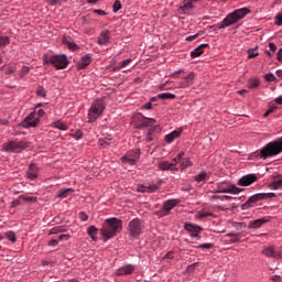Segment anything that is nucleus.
Segmentation results:
<instances>
[{
    "label": "nucleus",
    "instance_id": "obj_1",
    "mask_svg": "<svg viewBox=\"0 0 282 282\" xmlns=\"http://www.w3.org/2000/svg\"><path fill=\"white\" fill-rule=\"evenodd\" d=\"M100 232L102 237L107 239H113L118 235V232H122V220L112 217L105 220Z\"/></svg>",
    "mask_w": 282,
    "mask_h": 282
},
{
    "label": "nucleus",
    "instance_id": "obj_2",
    "mask_svg": "<svg viewBox=\"0 0 282 282\" xmlns=\"http://www.w3.org/2000/svg\"><path fill=\"white\" fill-rule=\"evenodd\" d=\"M280 153H282V137L264 145L258 153V158L260 160H268V158H274V155Z\"/></svg>",
    "mask_w": 282,
    "mask_h": 282
},
{
    "label": "nucleus",
    "instance_id": "obj_3",
    "mask_svg": "<svg viewBox=\"0 0 282 282\" xmlns=\"http://www.w3.org/2000/svg\"><path fill=\"white\" fill-rule=\"evenodd\" d=\"M247 14H250L249 8H241L235 10L218 24V30H224L225 28H230V25H235V23L241 21V19H243Z\"/></svg>",
    "mask_w": 282,
    "mask_h": 282
},
{
    "label": "nucleus",
    "instance_id": "obj_4",
    "mask_svg": "<svg viewBox=\"0 0 282 282\" xmlns=\"http://www.w3.org/2000/svg\"><path fill=\"white\" fill-rule=\"evenodd\" d=\"M105 101L102 99L95 100L88 109V122H96L105 111Z\"/></svg>",
    "mask_w": 282,
    "mask_h": 282
},
{
    "label": "nucleus",
    "instance_id": "obj_5",
    "mask_svg": "<svg viewBox=\"0 0 282 282\" xmlns=\"http://www.w3.org/2000/svg\"><path fill=\"white\" fill-rule=\"evenodd\" d=\"M54 65L55 69H65L69 65L66 55H52L44 59V65Z\"/></svg>",
    "mask_w": 282,
    "mask_h": 282
},
{
    "label": "nucleus",
    "instance_id": "obj_6",
    "mask_svg": "<svg viewBox=\"0 0 282 282\" xmlns=\"http://www.w3.org/2000/svg\"><path fill=\"white\" fill-rule=\"evenodd\" d=\"M276 197L274 193H259L254 194L247 199L245 204L241 205L242 210H248V208H252V204H257V202H261V199H272Z\"/></svg>",
    "mask_w": 282,
    "mask_h": 282
},
{
    "label": "nucleus",
    "instance_id": "obj_7",
    "mask_svg": "<svg viewBox=\"0 0 282 282\" xmlns=\"http://www.w3.org/2000/svg\"><path fill=\"white\" fill-rule=\"evenodd\" d=\"M30 142L28 141H9L3 144V151L8 153H21V151L29 149Z\"/></svg>",
    "mask_w": 282,
    "mask_h": 282
},
{
    "label": "nucleus",
    "instance_id": "obj_8",
    "mask_svg": "<svg viewBox=\"0 0 282 282\" xmlns=\"http://www.w3.org/2000/svg\"><path fill=\"white\" fill-rule=\"evenodd\" d=\"M144 230V224L140 218L132 219L128 225V232L133 239H138Z\"/></svg>",
    "mask_w": 282,
    "mask_h": 282
},
{
    "label": "nucleus",
    "instance_id": "obj_9",
    "mask_svg": "<svg viewBox=\"0 0 282 282\" xmlns=\"http://www.w3.org/2000/svg\"><path fill=\"white\" fill-rule=\"evenodd\" d=\"M43 116H45V110L40 109L37 111V117H36V112H31L22 122V127H24V129H30L31 127L34 128L39 124V122H41L40 118H43Z\"/></svg>",
    "mask_w": 282,
    "mask_h": 282
},
{
    "label": "nucleus",
    "instance_id": "obj_10",
    "mask_svg": "<svg viewBox=\"0 0 282 282\" xmlns=\"http://www.w3.org/2000/svg\"><path fill=\"white\" fill-rule=\"evenodd\" d=\"M140 155H141L140 150H130L121 159V162L122 164H129L130 166H134V164H138V160H140Z\"/></svg>",
    "mask_w": 282,
    "mask_h": 282
},
{
    "label": "nucleus",
    "instance_id": "obj_11",
    "mask_svg": "<svg viewBox=\"0 0 282 282\" xmlns=\"http://www.w3.org/2000/svg\"><path fill=\"white\" fill-rule=\"evenodd\" d=\"M241 188L236 185L228 183H219L217 186V193H229L230 195H239L241 193Z\"/></svg>",
    "mask_w": 282,
    "mask_h": 282
},
{
    "label": "nucleus",
    "instance_id": "obj_12",
    "mask_svg": "<svg viewBox=\"0 0 282 282\" xmlns=\"http://www.w3.org/2000/svg\"><path fill=\"white\" fill-rule=\"evenodd\" d=\"M184 229L187 230L191 237H195V239H198V240L202 239V236H199V234L204 231L203 227L197 226L195 224L185 223Z\"/></svg>",
    "mask_w": 282,
    "mask_h": 282
},
{
    "label": "nucleus",
    "instance_id": "obj_13",
    "mask_svg": "<svg viewBox=\"0 0 282 282\" xmlns=\"http://www.w3.org/2000/svg\"><path fill=\"white\" fill-rule=\"evenodd\" d=\"M262 254H264V257H271L272 259H281V251L274 246L264 247Z\"/></svg>",
    "mask_w": 282,
    "mask_h": 282
},
{
    "label": "nucleus",
    "instance_id": "obj_14",
    "mask_svg": "<svg viewBox=\"0 0 282 282\" xmlns=\"http://www.w3.org/2000/svg\"><path fill=\"white\" fill-rule=\"evenodd\" d=\"M134 271H135V267L133 264H124L116 271V275L126 276L129 274H133Z\"/></svg>",
    "mask_w": 282,
    "mask_h": 282
},
{
    "label": "nucleus",
    "instance_id": "obj_15",
    "mask_svg": "<svg viewBox=\"0 0 282 282\" xmlns=\"http://www.w3.org/2000/svg\"><path fill=\"white\" fill-rule=\"evenodd\" d=\"M91 61H94L91 54H86L82 56L79 62L77 63V69H87V67L91 65Z\"/></svg>",
    "mask_w": 282,
    "mask_h": 282
},
{
    "label": "nucleus",
    "instance_id": "obj_16",
    "mask_svg": "<svg viewBox=\"0 0 282 282\" xmlns=\"http://www.w3.org/2000/svg\"><path fill=\"white\" fill-rule=\"evenodd\" d=\"M257 182V176L254 174H248L239 178V186H250V184H254Z\"/></svg>",
    "mask_w": 282,
    "mask_h": 282
},
{
    "label": "nucleus",
    "instance_id": "obj_17",
    "mask_svg": "<svg viewBox=\"0 0 282 282\" xmlns=\"http://www.w3.org/2000/svg\"><path fill=\"white\" fill-rule=\"evenodd\" d=\"M28 180L34 181L39 177V166L36 164L31 163L28 171H26Z\"/></svg>",
    "mask_w": 282,
    "mask_h": 282
},
{
    "label": "nucleus",
    "instance_id": "obj_18",
    "mask_svg": "<svg viewBox=\"0 0 282 282\" xmlns=\"http://www.w3.org/2000/svg\"><path fill=\"white\" fill-rule=\"evenodd\" d=\"M270 221V216L256 219L249 224V228L257 230V228H261L263 224H268Z\"/></svg>",
    "mask_w": 282,
    "mask_h": 282
},
{
    "label": "nucleus",
    "instance_id": "obj_19",
    "mask_svg": "<svg viewBox=\"0 0 282 282\" xmlns=\"http://www.w3.org/2000/svg\"><path fill=\"white\" fill-rule=\"evenodd\" d=\"M180 204V199H169L163 203V208L170 214L175 206Z\"/></svg>",
    "mask_w": 282,
    "mask_h": 282
},
{
    "label": "nucleus",
    "instance_id": "obj_20",
    "mask_svg": "<svg viewBox=\"0 0 282 282\" xmlns=\"http://www.w3.org/2000/svg\"><path fill=\"white\" fill-rule=\"evenodd\" d=\"M109 30H104L98 36L97 43L98 45H107L109 43Z\"/></svg>",
    "mask_w": 282,
    "mask_h": 282
},
{
    "label": "nucleus",
    "instance_id": "obj_21",
    "mask_svg": "<svg viewBox=\"0 0 282 282\" xmlns=\"http://www.w3.org/2000/svg\"><path fill=\"white\" fill-rule=\"evenodd\" d=\"M182 135V130H174L165 135V142L171 144L174 140H177Z\"/></svg>",
    "mask_w": 282,
    "mask_h": 282
},
{
    "label": "nucleus",
    "instance_id": "obj_22",
    "mask_svg": "<svg viewBox=\"0 0 282 282\" xmlns=\"http://www.w3.org/2000/svg\"><path fill=\"white\" fill-rule=\"evenodd\" d=\"M208 47V44H200L198 47H196L194 51L191 52L192 58H197L204 54V50Z\"/></svg>",
    "mask_w": 282,
    "mask_h": 282
},
{
    "label": "nucleus",
    "instance_id": "obj_23",
    "mask_svg": "<svg viewBox=\"0 0 282 282\" xmlns=\"http://www.w3.org/2000/svg\"><path fill=\"white\" fill-rule=\"evenodd\" d=\"M74 193V188H62L57 192V197L59 199H66V197H69Z\"/></svg>",
    "mask_w": 282,
    "mask_h": 282
},
{
    "label": "nucleus",
    "instance_id": "obj_24",
    "mask_svg": "<svg viewBox=\"0 0 282 282\" xmlns=\"http://www.w3.org/2000/svg\"><path fill=\"white\" fill-rule=\"evenodd\" d=\"M225 237H230L229 243H239L241 241V232L235 234V232H229Z\"/></svg>",
    "mask_w": 282,
    "mask_h": 282
},
{
    "label": "nucleus",
    "instance_id": "obj_25",
    "mask_svg": "<svg viewBox=\"0 0 282 282\" xmlns=\"http://www.w3.org/2000/svg\"><path fill=\"white\" fill-rule=\"evenodd\" d=\"M63 43H64V45H66V46L68 47V50H70L72 52H76L77 50L80 48L76 43L69 41L67 37H63Z\"/></svg>",
    "mask_w": 282,
    "mask_h": 282
},
{
    "label": "nucleus",
    "instance_id": "obj_26",
    "mask_svg": "<svg viewBox=\"0 0 282 282\" xmlns=\"http://www.w3.org/2000/svg\"><path fill=\"white\" fill-rule=\"evenodd\" d=\"M51 126L53 129H58L59 131H67V129H69L67 124L63 123L61 120L54 121Z\"/></svg>",
    "mask_w": 282,
    "mask_h": 282
},
{
    "label": "nucleus",
    "instance_id": "obj_27",
    "mask_svg": "<svg viewBox=\"0 0 282 282\" xmlns=\"http://www.w3.org/2000/svg\"><path fill=\"white\" fill-rule=\"evenodd\" d=\"M173 166H175V163H171L167 161H163V162L159 163V169L161 171H171V169H173Z\"/></svg>",
    "mask_w": 282,
    "mask_h": 282
},
{
    "label": "nucleus",
    "instance_id": "obj_28",
    "mask_svg": "<svg viewBox=\"0 0 282 282\" xmlns=\"http://www.w3.org/2000/svg\"><path fill=\"white\" fill-rule=\"evenodd\" d=\"M158 98H160V100H175L176 96L171 93H162L158 95Z\"/></svg>",
    "mask_w": 282,
    "mask_h": 282
},
{
    "label": "nucleus",
    "instance_id": "obj_29",
    "mask_svg": "<svg viewBox=\"0 0 282 282\" xmlns=\"http://www.w3.org/2000/svg\"><path fill=\"white\" fill-rule=\"evenodd\" d=\"M215 214L213 212H206V210H200L197 213L196 218L197 219H205L206 217H213Z\"/></svg>",
    "mask_w": 282,
    "mask_h": 282
},
{
    "label": "nucleus",
    "instance_id": "obj_30",
    "mask_svg": "<svg viewBox=\"0 0 282 282\" xmlns=\"http://www.w3.org/2000/svg\"><path fill=\"white\" fill-rule=\"evenodd\" d=\"M270 188H272L273 191H279V188H282V178L273 181L270 184Z\"/></svg>",
    "mask_w": 282,
    "mask_h": 282
},
{
    "label": "nucleus",
    "instance_id": "obj_31",
    "mask_svg": "<svg viewBox=\"0 0 282 282\" xmlns=\"http://www.w3.org/2000/svg\"><path fill=\"white\" fill-rule=\"evenodd\" d=\"M189 166H193V161H191V158H186L181 163V169L184 171V169H188Z\"/></svg>",
    "mask_w": 282,
    "mask_h": 282
},
{
    "label": "nucleus",
    "instance_id": "obj_32",
    "mask_svg": "<svg viewBox=\"0 0 282 282\" xmlns=\"http://www.w3.org/2000/svg\"><path fill=\"white\" fill-rule=\"evenodd\" d=\"M130 63H131V58H127L122 61L121 63H119L118 66L115 67V72H120V69H122L123 67H127V65H129Z\"/></svg>",
    "mask_w": 282,
    "mask_h": 282
},
{
    "label": "nucleus",
    "instance_id": "obj_33",
    "mask_svg": "<svg viewBox=\"0 0 282 282\" xmlns=\"http://www.w3.org/2000/svg\"><path fill=\"white\" fill-rule=\"evenodd\" d=\"M4 237H7V239L9 241H11L12 243H15L17 242V234H14V231H7L4 234Z\"/></svg>",
    "mask_w": 282,
    "mask_h": 282
},
{
    "label": "nucleus",
    "instance_id": "obj_34",
    "mask_svg": "<svg viewBox=\"0 0 282 282\" xmlns=\"http://www.w3.org/2000/svg\"><path fill=\"white\" fill-rule=\"evenodd\" d=\"M259 85H260V83H259V79H257V78L249 79V82H248L249 89H257V87H259Z\"/></svg>",
    "mask_w": 282,
    "mask_h": 282
},
{
    "label": "nucleus",
    "instance_id": "obj_35",
    "mask_svg": "<svg viewBox=\"0 0 282 282\" xmlns=\"http://www.w3.org/2000/svg\"><path fill=\"white\" fill-rule=\"evenodd\" d=\"M10 45V37L7 35H0V47H6Z\"/></svg>",
    "mask_w": 282,
    "mask_h": 282
},
{
    "label": "nucleus",
    "instance_id": "obj_36",
    "mask_svg": "<svg viewBox=\"0 0 282 282\" xmlns=\"http://www.w3.org/2000/svg\"><path fill=\"white\" fill-rule=\"evenodd\" d=\"M208 177V173L200 172L198 175L194 177L195 182H205V180Z\"/></svg>",
    "mask_w": 282,
    "mask_h": 282
},
{
    "label": "nucleus",
    "instance_id": "obj_37",
    "mask_svg": "<svg viewBox=\"0 0 282 282\" xmlns=\"http://www.w3.org/2000/svg\"><path fill=\"white\" fill-rule=\"evenodd\" d=\"M155 217L162 219V217H166L169 214L164 207L162 209L154 212Z\"/></svg>",
    "mask_w": 282,
    "mask_h": 282
},
{
    "label": "nucleus",
    "instance_id": "obj_38",
    "mask_svg": "<svg viewBox=\"0 0 282 282\" xmlns=\"http://www.w3.org/2000/svg\"><path fill=\"white\" fill-rule=\"evenodd\" d=\"M155 122H158V121L153 118H144V121L142 122V124H143V127H153V124H155Z\"/></svg>",
    "mask_w": 282,
    "mask_h": 282
},
{
    "label": "nucleus",
    "instance_id": "obj_39",
    "mask_svg": "<svg viewBox=\"0 0 282 282\" xmlns=\"http://www.w3.org/2000/svg\"><path fill=\"white\" fill-rule=\"evenodd\" d=\"M181 10H183V12H188L193 10V2H191V0H187V2H185L184 6L181 7Z\"/></svg>",
    "mask_w": 282,
    "mask_h": 282
},
{
    "label": "nucleus",
    "instance_id": "obj_40",
    "mask_svg": "<svg viewBox=\"0 0 282 282\" xmlns=\"http://www.w3.org/2000/svg\"><path fill=\"white\" fill-rule=\"evenodd\" d=\"M89 237H91V239H94V237H96V235H98V228H96V226H90L87 230Z\"/></svg>",
    "mask_w": 282,
    "mask_h": 282
},
{
    "label": "nucleus",
    "instance_id": "obj_41",
    "mask_svg": "<svg viewBox=\"0 0 282 282\" xmlns=\"http://www.w3.org/2000/svg\"><path fill=\"white\" fill-rule=\"evenodd\" d=\"M58 232H65V227L56 226V227L51 229L50 235H58Z\"/></svg>",
    "mask_w": 282,
    "mask_h": 282
},
{
    "label": "nucleus",
    "instance_id": "obj_42",
    "mask_svg": "<svg viewBox=\"0 0 282 282\" xmlns=\"http://www.w3.org/2000/svg\"><path fill=\"white\" fill-rule=\"evenodd\" d=\"M119 10H122V3L120 0H116L112 4V12H119Z\"/></svg>",
    "mask_w": 282,
    "mask_h": 282
},
{
    "label": "nucleus",
    "instance_id": "obj_43",
    "mask_svg": "<svg viewBox=\"0 0 282 282\" xmlns=\"http://www.w3.org/2000/svg\"><path fill=\"white\" fill-rule=\"evenodd\" d=\"M158 189H160V183L147 186L148 193H155V191H158Z\"/></svg>",
    "mask_w": 282,
    "mask_h": 282
},
{
    "label": "nucleus",
    "instance_id": "obj_44",
    "mask_svg": "<svg viewBox=\"0 0 282 282\" xmlns=\"http://www.w3.org/2000/svg\"><path fill=\"white\" fill-rule=\"evenodd\" d=\"M257 56H259V52H257V48L248 50V58H257Z\"/></svg>",
    "mask_w": 282,
    "mask_h": 282
},
{
    "label": "nucleus",
    "instance_id": "obj_45",
    "mask_svg": "<svg viewBox=\"0 0 282 282\" xmlns=\"http://www.w3.org/2000/svg\"><path fill=\"white\" fill-rule=\"evenodd\" d=\"M196 248H202L203 250H210V249L215 248V245L207 242V243L199 245Z\"/></svg>",
    "mask_w": 282,
    "mask_h": 282
},
{
    "label": "nucleus",
    "instance_id": "obj_46",
    "mask_svg": "<svg viewBox=\"0 0 282 282\" xmlns=\"http://www.w3.org/2000/svg\"><path fill=\"white\" fill-rule=\"evenodd\" d=\"M267 83H274V80H276V77L274 76V74L269 73L264 76Z\"/></svg>",
    "mask_w": 282,
    "mask_h": 282
},
{
    "label": "nucleus",
    "instance_id": "obj_47",
    "mask_svg": "<svg viewBox=\"0 0 282 282\" xmlns=\"http://www.w3.org/2000/svg\"><path fill=\"white\" fill-rule=\"evenodd\" d=\"M70 137L75 140H80V138H83V132L80 130H76L74 133L70 134Z\"/></svg>",
    "mask_w": 282,
    "mask_h": 282
},
{
    "label": "nucleus",
    "instance_id": "obj_48",
    "mask_svg": "<svg viewBox=\"0 0 282 282\" xmlns=\"http://www.w3.org/2000/svg\"><path fill=\"white\" fill-rule=\"evenodd\" d=\"M36 94L37 96H41V98H45L46 94H45V88H43V86H40L37 89H36Z\"/></svg>",
    "mask_w": 282,
    "mask_h": 282
},
{
    "label": "nucleus",
    "instance_id": "obj_49",
    "mask_svg": "<svg viewBox=\"0 0 282 282\" xmlns=\"http://www.w3.org/2000/svg\"><path fill=\"white\" fill-rule=\"evenodd\" d=\"M191 83L186 79V78H184L181 83H180V87H181V89H184V88H186V87H191Z\"/></svg>",
    "mask_w": 282,
    "mask_h": 282
},
{
    "label": "nucleus",
    "instance_id": "obj_50",
    "mask_svg": "<svg viewBox=\"0 0 282 282\" xmlns=\"http://www.w3.org/2000/svg\"><path fill=\"white\" fill-rule=\"evenodd\" d=\"M191 83L186 79V78H184L181 83H180V87H181V89H184V88H186V87H191Z\"/></svg>",
    "mask_w": 282,
    "mask_h": 282
},
{
    "label": "nucleus",
    "instance_id": "obj_51",
    "mask_svg": "<svg viewBox=\"0 0 282 282\" xmlns=\"http://www.w3.org/2000/svg\"><path fill=\"white\" fill-rule=\"evenodd\" d=\"M185 79L187 80V83L193 85V80H195V73H189L188 76L185 77Z\"/></svg>",
    "mask_w": 282,
    "mask_h": 282
},
{
    "label": "nucleus",
    "instance_id": "obj_52",
    "mask_svg": "<svg viewBox=\"0 0 282 282\" xmlns=\"http://www.w3.org/2000/svg\"><path fill=\"white\" fill-rule=\"evenodd\" d=\"M141 109H145L147 111H149L150 109H153V104L151 101L145 102Z\"/></svg>",
    "mask_w": 282,
    "mask_h": 282
},
{
    "label": "nucleus",
    "instance_id": "obj_53",
    "mask_svg": "<svg viewBox=\"0 0 282 282\" xmlns=\"http://www.w3.org/2000/svg\"><path fill=\"white\" fill-rule=\"evenodd\" d=\"M275 25H282V13L275 15Z\"/></svg>",
    "mask_w": 282,
    "mask_h": 282
},
{
    "label": "nucleus",
    "instance_id": "obj_54",
    "mask_svg": "<svg viewBox=\"0 0 282 282\" xmlns=\"http://www.w3.org/2000/svg\"><path fill=\"white\" fill-rule=\"evenodd\" d=\"M79 219H80V221H87V219H89V216L86 215L85 212H80L79 213Z\"/></svg>",
    "mask_w": 282,
    "mask_h": 282
},
{
    "label": "nucleus",
    "instance_id": "obj_55",
    "mask_svg": "<svg viewBox=\"0 0 282 282\" xmlns=\"http://www.w3.org/2000/svg\"><path fill=\"white\" fill-rule=\"evenodd\" d=\"M93 12L99 14V17H107V13L101 9H95Z\"/></svg>",
    "mask_w": 282,
    "mask_h": 282
},
{
    "label": "nucleus",
    "instance_id": "obj_56",
    "mask_svg": "<svg viewBox=\"0 0 282 282\" xmlns=\"http://www.w3.org/2000/svg\"><path fill=\"white\" fill-rule=\"evenodd\" d=\"M217 199H220V202H230V199H232V196H216Z\"/></svg>",
    "mask_w": 282,
    "mask_h": 282
},
{
    "label": "nucleus",
    "instance_id": "obj_57",
    "mask_svg": "<svg viewBox=\"0 0 282 282\" xmlns=\"http://www.w3.org/2000/svg\"><path fill=\"white\" fill-rule=\"evenodd\" d=\"M138 192L139 193H148L147 185H139L138 186Z\"/></svg>",
    "mask_w": 282,
    "mask_h": 282
},
{
    "label": "nucleus",
    "instance_id": "obj_58",
    "mask_svg": "<svg viewBox=\"0 0 282 282\" xmlns=\"http://www.w3.org/2000/svg\"><path fill=\"white\" fill-rule=\"evenodd\" d=\"M48 246H51L52 248H56V246H58V240L52 239L51 241H48Z\"/></svg>",
    "mask_w": 282,
    "mask_h": 282
},
{
    "label": "nucleus",
    "instance_id": "obj_59",
    "mask_svg": "<svg viewBox=\"0 0 282 282\" xmlns=\"http://www.w3.org/2000/svg\"><path fill=\"white\" fill-rule=\"evenodd\" d=\"M28 74H30V67L23 66V67H22L21 75H22V76H25V75H28Z\"/></svg>",
    "mask_w": 282,
    "mask_h": 282
},
{
    "label": "nucleus",
    "instance_id": "obj_60",
    "mask_svg": "<svg viewBox=\"0 0 282 282\" xmlns=\"http://www.w3.org/2000/svg\"><path fill=\"white\" fill-rule=\"evenodd\" d=\"M15 72H17V68H15L14 66H10V67L7 69L6 74H7V75H10V74H14Z\"/></svg>",
    "mask_w": 282,
    "mask_h": 282
},
{
    "label": "nucleus",
    "instance_id": "obj_61",
    "mask_svg": "<svg viewBox=\"0 0 282 282\" xmlns=\"http://www.w3.org/2000/svg\"><path fill=\"white\" fill-rule=\"evenodd\" d=\"M67 239H69V235H59L58 236L59 241H67Z\"/></svg>",
    "mask_w": 282,
    "mask_h": 282
},
{
    "label": "nucleus",
    "instance_id": "obj_62",
    "mask_svg": "<svg viewBox=\"0 0 282 282\" xmlns=\"http://www.w3.org/2000/svg\"><path fill=\"white\" fill-rule=\"evenodd\" d=\"M198 36H199V34H194V35L187 36L186 41H188V42L195 41V39H198Z\"/></svg>",
    "mask_w": 282,
    "mask_h": 282
},
{
    "label": "nucleus",
    "instance_id": "obj_63",
    "mask_svg": "<svg viewBox=\"0 0 282 282\" xmlns=\"http://www.w3.org/2000/svg\"><path fill=\"white\" fill-rule=\"evenodd\" d=\"M278 61L279 63H282V48L278 51Z\"/></svg>",
    "mask_w": 282,
    "mask_h": 282
},
{
    "label": "nucleus",
    "instance_id": "obj_64",
    "mask_svg": "<svg viewBox=\"0 0 282 282\" xmlns=\"http://www.w3.org/2000/svg\"><path fill=\"white\" fill-rule=\"evenodd\" d=\"M274 102H275L276 105H282V96L275 98V99H274Z\"/></svg>",
    "mask_w": 282,
    "mask_h": 282
}]
</instances>
